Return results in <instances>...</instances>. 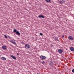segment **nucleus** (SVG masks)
Wrapping results in <instances>:
<instances>
[{"instance_id":"nucleus-23","label":"nucleus","mask_w":74,"mask_h":74,"mask_svg":"<svg viewBox=\"0 0 74 74\" xmlns=\"http://www.w3.org/2000/svg\"><path fill=\"white\" fill-rule=\"evenodd\" d=\"M51 47H53V45H51Z\"/></svg>"},{"instance_id":"nucleus-15","label":"nucleus","mask_w":74,"mask_h":74,"mask_svg":"<svg viewBox=\"0 0 74 74\" xmlns=\"http://www.w3.org/2000/svg\"><path fill=\"white\" fill-rule=\"evenodd\" d=\"M12 43L13 44H14V45H15L16 44V42L14 41H13L12 42Z\"/></svg>"},{"instance_id":"nucleus-10","label":"nucleus","mask_w":74,"mask_h":74,"mask_svg":"<svg viewBox=\"0 0 74 74\" xmlns=\"http://www.w3.org/2000/svg\"><path fill=\"white\" fill-rule=\"evenodd\" d=\"M49 66H52L53 62H52L50 61L49 63Z\"/></svg>"},{"instance_id":"nucleus-12","label":"nucleus","mask_w":74,"mask_h":74,"mask_svg":"<svg viewBox=\"0 0 74 74\" xmlns=\"http://www.w3.org/2000/svg\"><path fill=\"white\" fill-rule=\"evenodd\" d=\"M70 49L71 51H74V48L73 47H71L70 48Z\"/></svg>"},{"instance_id":"nucleus-8","label":"nucleus","mask_w":74,"mask_h":74,"mask_svg":"<svg viewBox=\"0 0 74 74\" xmlns=\"http://www.w3.org/2000/svg\"><path fill=\"white\" fill-rule=\"evenodd\" d=\"M58 52L60 53H62L63 50L61 49H59L58 50Z\"/></svg>"},{"instance_id":"nucleus-25","label":"nucleus","mask_w":74,"mask_h":74,"mask_svg":"<svg viewBox=\"0 0 74 74\" xmlns=\"http://www.w3.org/2000/svg\"><path fill=\"white\" fill-rule=\"evenodd\" d=\"M1 57V55H0V58Z\"/></svg>"},{"instance_id":"nucleus-17","label":"nucleus","mask_w":74,"mask_h":74,"mask_svg":"<svg viewBox=\"0 0 74 74\" xmlns=\"http://www.w3.org/2000/svg\"><path fill=\"white\" fill-rule=\"evenodd\" d=\"M13 41L14 40H10V42H11L12 43Z\"/></svg>"},{"instance_id":"nucleus-19","label":"nucleus","mask_w":74,"mask_h":74,"mask_svg":"<svg viewBox=\"0 0 74 74\" xmlns=\"http://www.w3.org/2000/svg\"><path fill=\"white\" fill-rule=\"evenodd\" d=\"M40 36H42L43 34L42 33H40Z\"/></svg>"},{"instance_id":"nucleus-24","label":"nucleus","mask_w":74,"mask_h":74,"mask_svg":"<svg viewBox=\"0 0 74 74\" xmlns=\"http://www.w3.org/2000/svg\"><path fill=\"white\" fill-rule=\"evenodd\" d=\"M64 36H62L63 38H64Z\"/></svg>"},{"instance_id":"nucleus-14","label":"nucleus","mask_w":74,"mask_h":74,"mask_svg":"<svg viewBox=\"0 0 74 74\" xmlns=\"http://www.w3.org/2000/svg\"><path fill=\"white\" fill-rule=\"evenodd\" d=\"M45 1L46 2H48L49 3V2H50L51 1V0H45Z\"/></svg>"},{"instance_id":"nucleus-21","label":"nucleus","mask_w":74,"mask_h":74,"mask_svg":"<svg viewBox=\"0 0 74 74\" xmlns=\"http://www.w3.org/2000/svg\"><path fill=\"white\" fill-rule=\"evenodd\" d=\"M8 37L9 38H10V36H8Z\"/></svg>"},{"instance_id":"nucleus-20","label":"nucleus","mask_w":74,"mask_h":74,"mask_svg":"<svg viewBox=\"0 0 74 74\" xmlns=\"http://www.w3.org/2000/svg\"><path fill=\"white\" fill-rule=\"evenodd\" d=\"M72 71V72H73V73H74V69H73Z\"/></svg>"},{"instance_id":"nucleus-4","label":"nucleus","mask_w":74,"mask_h":74,"mask_svg":"<svg viewBox=\"0 0 74 74\" xmlns=\"http://www.w3.org/2000/svg\"><path fill=\"white\" fill-rule=\"evenodd\" d=\"M58 3H60L61 4H63V3H65V1L63 0L62 1H59Z\"/></svg>"},{"instance_id":"nucleus-2","label":"nucleus","mask_w":74,"mask_h":74,"mask_svg":"<svg viewBox=\"0 0 74 74\" xmlns=\"http://www.w3.org/2000/svg\"><path fill=\"white\" fill-rule=\"evenodd\" d=\"M25 47L26 49H30V46L27 44L25 45Z\"/></svg>"},{"instance_id":"nucleus-5","label":"nucleus","mask_w":74,"mask_h":74,"mask_svg":"<svg viewBox=\"0 0 74 74\" xmlns=\"http://www.w3.org/2000/svg\"><path fill=\"white\" fill-rule=\"evenodd\" d=\"M68 38L69 40H72L74 39L73 37L71 36H69L68 37Z\"/></svg>"},{"instance_id":"nucleus-7","label":"nucleus","mask_w":74,"mask_h":74,"mask_svg":"<svg viewBox=\"0 0 74 74\" xmlns=\"http://www.w3.org/2000/svg\"><path fill=\"white\" fill-rule=\"evenodd\" d=\"M38 17L40 18H45V17L44 16L42 15H41L38 16Z\"/></svg>"},{"instance_id":"nucleus-11","label":"nucleus","mask_w":74,"mask_h":74,"mask_svg":"<svg viewBox=\"0 0 74 74\" xmlns=\"http://www.w3.org/2000/svg\"><path fill=\"white\" fill-rule=\"evenodd\" d=\"M1 60H6V58L3 57H2L1 58Z\"/></svg>"},{"instance_id":"nucleus-9","label":"nucleus","mask_w":74,"mask_h":74,"mask_svg":"<svg viewBox=\"0 0 74 74\" xmlns=\"http://www.w3.org/2000/svg\"><path fill=\"white\" fill-rule=\"evenodd\" d=\"M10 56H11V57H12V58H13V59H14L15 60H16V58L13 55H10Z\"/></svg>"},{"instance_id":"nucleus-16","label":"nucleus","mask_w":74,"mask_h":74,"mask_svg":"<svg viewBox=\"0 0 74 74\" xmlns=\"http://www.w3.org/2000/svg\"><path fill=\"white\" fill-rule=\"evenodd\" d=\"M41 63L42 64H44L45 63V62H44V61H43V62H41Z\"/></svg>"},{"instance_id":"nucleus-6","label":"nucleus","mask_w":74,"mask_h":74,"mask_svg":"<svg viewBox=\"0 0 74 74\" xmlns=\"http://www.w3.org/2000/svg\"><path fill=\"white\" fill-rule=\"evenodd\" d=\"M2 48L3 49H4V50H6L7 49V47L6 46H3L2 47Z\"/></svg>"},{"instance_id":"nucleus-22","label":"nucleus","mask_w":74,"mask_h":74,"mask_svg":"<svg viewBox=\"0 0 74 74\" xmlns=\"http://www.w3.org/2000/svg\"><path fill=\"white\" fill-rule=\"evenodd\" d=\"M17 55H19V53H17Z\"/></svg>"},{"instance_id":"nucleus-18","label":"nucleus","mask_w":74,"mask_h":74,"mask_svg":"<svg viewBox=\"0 0 74 74\" xmlns=\"http://www.w3.org/2000/svg\"><path fill=\"white\" fill-rule=\"evenodd\" d=\"M4 37H5V38H7V36L5 35H4Z\"/></svg>"},{"instance_id":"nucleus-1","label":"nucleus","mask_w":74,"mask_h":74,"mask_svg":"<svg viewBox=\"0 0 74 74\" xmlns=\"http://www.w3.org/2000/svg\"><path fill=\"white\" fill-rule=\"evenodd\" d=\"M14 33H16V34L17 35H20V33L19 32V31H17L16 29H14L13 30Z\"/></svg>"},{"instance_id":"nucleus-3","label":"nucleus","mask_w":74,"mask_h":74,"mask_svg":"<svg viewBox=\"0 0 74 74\" xmlns=\"http://www.w3.org/2000/svg\"><path fill=\"white\" fill-rule=\"evenodd\" d=\"M40 58L41 60H44L46 59V57L44 56H40Z\"/></svg>"},{"instance_id":"nucleus-13","label":"nucleus","mask_w":74,"mask_h":74,"mask_svg":"<svg viewBox=\"0 0 74 74\" xmlns=\"http://www.w3.org/2000/svg\"><path fill=\"white\" fill-rule=\"evenodd\" d=\"M54 39L55 40V41H58V37H56L54 38Z\"/></svg>"}]
</instances>
